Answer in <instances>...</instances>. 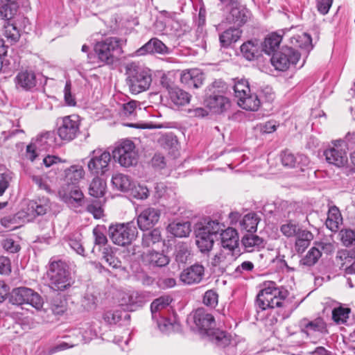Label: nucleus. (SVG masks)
I'll use <instances>...</instances> for the list:
<instances>
[{
  "mask_svg": "<svg viewBox=\"0 0 355 355\" xmlns=\"http://www.w3.org/2000/svg\"><path fill=\"white\" fill-rule=\"evenodd\" d=\"M224 225L217 220L205 219L198 224L196 232V243L201 252L209 251L218 233H220L221 245L223 248L233 250L239 245L236 231L231 227L223 230Z\"/></svg>",
  "mask_w": 355,
  "mask_h": 355,
  "instance_id": "f257e3e1",
  "label": "nucleus"
},
{
  "mask_svg": "<svg viewBox=\"0 0 355 355\" xmlns=\"http://www.w3.org/2000/svg\"><path fill=\"white\" fill-rule=\"evenodd\" d=\"M171 302L170 296L163 295L154 300L150 304L152 318L157 322L158 328L164 333H169L179 326L174 314L170 317L166 316Z\"/></svg>",
  "mask_w": 355,
  "mask_h": 355,
  "instance_id": "f03ea898",
  "label": "nucleus"
},
{
  "mask_svg": "<svg viewBox=\"0 0 355 355\" xmlns=\"http://www.w3.org/2000/svg\"><path fill=\"white\" fill-rule=\"evenodd\" d=\"M126 83L132 94H139L147 90L152 82L149 69L141 68L135 63L126 67Z\"/></svg>",
  "mask_w": 355,
  "mask_h": 355,
  "instance_id": "7ed1b4c3",
  "label": "nucleus"
},
{
  "mask_svg": "<svg viewBox=\"0 0 355 355\" xmlns=\"http://www.w3.org/2000/svg\"><path fill=\"white\" fill-rule=\"evenodd\" d=\"M287 295V291L276 287L275 282H270L259 293L257 303L262 310L280 307L283 306Z\"/></svg>",
  "mask_w": 355,
  "mask_h": 355,
  "instance_id": "20e7f679",
  "label": "nucleus"
},
{
  "mask_svg": "<svg viewBox=\"0 0 355 355\" xmlns=\"http://www.w3.org/2000/svg\"><path fill=\"white\" fill-rule=\"evenodd\" d=\"M94 51L101 62L112 64L117 59L116 55H120L122 50L119 39L108 37L97 42L94 46Z\"/></svg>",
  "mask_w": 355,
  "mask_h": 355,
  "instance_id": "39448f33",
  "label": "nucleus"
},
{
  "mask_svg": "<svg viewBox=\"0 0 355 355\" xmlns=\"http://www.w3.org/2000/svg\"><path fill=\"white\" fill-rule=\"evenodd\" d=\"M137 230L133 222L118 223L109 228V236L112 241L121 246L130 245L137 236Z\"/></svg>",
  "mask_w": 355,
  "mask_h": 355,
  "instance_id": "423d86ee",
  "label": "nucleus"
},
{
  "mask_svg": "<svg viewBox=\"0 0 355 355\" xmlns=\"http://www.w3.org/2000/svg\"><path fill=\"white\" fill-rule=\"evenodd\" d=\"M10 302L12 304H29L36 310H41L43 307L42 297L33 289L27 287H18L14 288L10 297Z\"/></svg>",
  "mask_w": 355,
  "mask_h": 355,
  "instance_id": "0eeeda50",
  "label": "nucleus"
},
{
  "mask_svg": "<svg viewBox=\"0 0 355 355\" xmlns=\"http://www.w3.org/2000/svg\"><path fill=\"white\" fill-rule=\"evenodd\" d=\"M113 157L117 159L119 163L124 167L135 165L138 160L135 146L129 139H125L119 143L113 150Z\"/></svg>",
  "mask_w": 355,
  "mask_h": 355,
  "instance_id": "6e6552de",
  "label": "nucleus"
},
{
  "mask_svg": "<svg viewBox=\"0 0 355 355\" xmlns=\"http://www.w3.org/2000/svg\"><path fill=\"white\" fill-rule=\"evenodd\" d=\"M135 250V247L132 246L130 250H128V253L132 252V254H128L127 256L125 255L124 258L128 261H137L140 258L141 261H139V264L150 266H166L169 263V258L163 253L155 251H148L137 256Z\"/></svg>",
  "mask_w": 355,
  "mask_h": 355,
  "instance_id": "1a4fd4ad",
  "label": "nucleus"
},
{
  "mask_svg": "<svg viewBox=\"0 0 355 355\" xmlns=\"http://www.w3.org/2000/svg\"><path fill=\"white\" fill-rule=\"evenodd\" d=\"M89 157L87 168L91 173L99 175L108 171L111 161V155L109 152L103 149H95L90 153Z\"/></svg>",
  "mask_w": 355,
  "mask_h": 355,
  "instance_id": "9d476101",
  "label": "nucleus"
},
{
  "mask_svg": "<svg viewBox=\"0 0 355 355\" xmlns=\"http://www.w3.org/2000/svg\"><path fill=\"white\" fill-rule=\"evenodd\" d=\"M300 53L291 47H284L271 58V63L275 69L286 71L291 65H295L300 59Z\"/></svg>",
  "mask_w": 355,
  "mask_h": 355,
  "instance_id": "9b49d317",
  "label": "nucleus"
},
{
  "mask_svg": "<svg viewBox=\"0 0 355 355\" xmlns=\"http://www.w3.org/2000/svg\"><path fill=\"white\" fill-rule=\"evenodd\" d=\"M80 125L78 116L75 114L66 116L59 122L58 135L62 140L70 141L79 133Z\"/></svg>",
  "mask_w": 355,
  "mask_h": 355,
  "instance_id": "f8f14e48",
  "label": "nucleus"
},
{
  "mask_svg": "<svg viewBox=\"0 0 355 355\" xmlns=\"http://www.w3.org/2000/svg\"><path fill=\"white\" fill-rule=\"evenodd\" d=\"M323 155L329 164L337 167L343 166L347 162V153L343 148L342 140L333 141L332 146L324 151Z\"/></svg>",
  "mask_w": 355,
  "mask_h": 355,
  "instance_id": "ddd939ff",
  "label": "nucleus"
},
{
  "mask_svg": "<svg viewBox=\"0 0 355 355\" xmlns=\"http://www.w3.org/2000/svg\"><path fill=\"white\" fill-rule=\"evenodd\" d=\"M46 275L54 290L62 291L71 284V275L66 268H49Z\"/></svg>",
  "mask_w": 355,
  "mask_h": 355,
  "instance_id": "4468645a",
  "label": "nucleus"
},
{
  "mask_svg": "<svg viewBox=\"0 0 355 355\" xmlns=\"http://www.w3.org/2000/svg\"><path fill=\"white\" fill-rule=\"evenodd\" d=\"M189 319L194 322L200 331L205 334L209 333L216 327L214 315L203 308L196 309Z\"/></svg>",
  "mask_w": 355,
  "mask_h": 355,
  "instance_id": "2eb2a0df",
  "label": "nucleus"
},
{
  "mask_svg": "<svg viewBox=\"0 0 355 355\" xmlns=\"http://www.w3.org/2000/svg\"><path fill=\"white\" fill-rule=\"evenodd\" d=\"M161 212L158 209L147 207L137 216V225L141 230L153 227L159 220Z\"/></svg>",
  "mask_w": 355,
  "mask_h": 355,
  "instance_id": "dca6fc26",
  "label": "nucleus"
},
{
  "mask_svg": "<svg viewBox=\"0 0 355 355\" xmlns=\"http://www.w3.org/2000/svg\"><path fill=\"white\" fill-rule=\"evenodd\" d=\"M204 77L198 69H187L182 71L180 81L189 88H198L203 83Z\"/></svg>",
  "mask_w": 355,
  "mask_h": 355,
  "instance_id": "f3484780",
  "label": "nucleus"
},
{
  "mask_svg": "<svg viewBox=\"0 0 355 355\" xmlns=\"http://www.w3.org/2000/svg\"><path fill=\"white\" fill-rule=\"evenodd\" d=\"M58 194L63 201L69 205L80 206L84 201L83 193L77 186H69L67 191L63 187L59 190Z\"/></svg>",
  "mask_w": 355,
  "mask_h": 355,
  "instance_id": "a211bd4d",
  "label": "nucleus"
},
{
  "mask_svg": "<svg viewBox=\"0 0 355 355\" xmlns=\"http://www.w3.org/2000/svg\"><path fill=\"white\" fill-rule=\"evenodd\" d=\"M160 53L166 54L168 53V47L159 40L153 38L150 40L141 48L137 49L135 54V55L140 56L144 55L147 53Z\"/></svg>",
  "mask_w": 355,
  "mask_h": 355,
  "instance_id": "6ab92c4d",
  "label": "nucleus"
},
{
  "mask_svg": "<svg viewBox=\"0 0 355 355\" xmlns=\"http://www.w3.org/2000/svg\"><path fill=\"white\" fill-rule=\"evenodd\" d=\"M49 210L50 200L47 198L31 200L27 205V215L32 217L44 215Z\"/></svg>",
  "mask_w": 355,
  "mask_h": 355,
  "instance_id": "aec40b11",
  "label": "nucleus"
},
{
  "mask_svg": "<svg viewBox=\"0 0 355 355\" xmlns=\"http://www.w3.org/2000/svg\"><path fill=\"white\" fill-rule=\"evenodd\" d=\"M204 275V268H185L180 275V280L185 284L199 283Z\"/></svg>",
  "mask_w": 355,
  "mask_h": 355,
  "instance_id": "412c9836",
  "label": "nucleus"
},
{
  "mask_svg": "<svg viewBox=\"0 0 355 355\" xmlns=\"http://www.w3.org/2000/svg\"><path fill=\"white\" fill-rule=\"evenodd\" d=\"M249 12L244 8L239 7L236 5L231 8L230 14L227 20L230 24H234L237 26L244 24L248 19Z\"/></svg>",
  "mask_w": 355,
  "mask_h": 355,
  "instance_id": "4be33fe9",
  "label": "nucleus"
},
{
  "mask_svg": "<svg viewBox=\"0 0 355 355\" xmlns=\"http://www.w3.org/2000/svg\"><path fill=\"white\" fill-rule=\"evenodd\" d=\"M64 181L68 184V187L70 184L76 186L85 176V171L83 166L80 165L71 166L64 170Z\"/></svg>",
  "mask_w": 355,
  "mask_h": 355,
  "instance_id": "5701e85b",
  "label": "nucleus"
},
{
  "mask_svg": "<svg viewBox=\"0 0 355 355\" xmlns=\"http://www.w3.org/2000/svg\"><path fill=\"white\" fill-rule=\"evenodd\" d=\"M343 223V217L339 209L336 206H332L329 209L327 218L325 222L327 227L331 232H336Z\"/></svg>",
  "mask_w": 355,
  "mask_h": 355,
  "instance_id": "b1692460",
  "label": "nucleus"
},
{
  "mask_svg": "<svg viewBox=\"0 0 355 355\" xmlns=\"http://www.w3.org/2000/svg\"><path fill=\"white\" fill-rule=\"evenodd\" d=\"M207 105L214 113H221L229 106V101L222 95H211L207 99Z\"/></svg>",
  "mask_w": 355,
  "mask_h": 355,
  "instance_id": "393cba45",
  "label": "nucleus"
},
{
  "mask_svg": "<svg viewBox=\"0 0 355 355\" xmlns=\"http://www.w3.org/2000/svg\"><path fill=\"white\" fill-rule=\"evenodd\" d=\"M16 84L24 89L28 90L36 85V78L32 71H23L19 72L16 77Z\"/></svg>",
  "mask_w": 355,
  "mask_h": 355,
  "instance_id": "a878e982",
  "label": "nucleus"
},
{
  "mask_svg": "<svg viewBox=\"0 0 355 355\" xmlns=\"http://www.w3.org/2000/svg\"><path fill=\"white\" fill-rule=\"evenodd\" d=\"M237 103L241 108L249 111H257L261 105V101L256 94L251 92L237 100Z\"/></svg>",
  "mask_w": 355,
  "mask_h": 355,
  "instance_id": "bb28decb",
  "label": "nucleus"
},
{
  "mask_svg": "<svg viewBox=\"0 0 355 355\" xmlns=\"http://www.w3.org/2000/svg\"><path fill=\"white\" fill-rule=\"evenodd\" d=\"M241 31L239 28H230L219 35L220 46L225 48L230 46L232 43L241 37Z\"/></svg>",
  "mask_w": 355,
  "mask_h": 355,
  "instance_id": "cd10ccee",
  "label": "nucleus"
},
{
  "mask_svg": "<svg viewBox=\"0 0 355 355\" xmlns=\"http://www.w3.org/2000/svg\"><path fill=\"white\" fill-rule=\"evenodd\" d=\"M295 236V247L297 252H304L314 238L313 234L310 231L306 230H300Z\"/></svg>",
  "mask_w": 355,
  "mask_h": 355,
  "instance_id": "c85d7f7f",
  "label": "nucleus"
},
{
  "mask_svg": "<svg viewBox=\"0 0 355 355\" xmlns=\"http://www.w3.org/2000/svg\"><path fill=\"white\" fill-rule=\"evenodd\" d=\"M167 231L176 237H186L191 231L189 222H173L167 227Z\"/></svg>",
  "mask_w": 355,
  "mask_h": 355,
  "instance_id": "c756f323",
  "label": "nucleus"
},
{
  "mask_svg": "<svg viewBox=\"0 0 355 355\" xmlns=\"http://www.w3.org/2000/svg\"><path fill=\"white\" fill-rule=\"evenodd\" d=\"M112 184L117 190L125 192L130 190L133 182L128 175L116 173L112 175Z\"/></svg>",
  "mask_w": 355,
  "mask_h": 355,
  "instance_id": "7c9ffc66",
  "label": "nucleus"
},
{
  "mask_svg": "<svg viewBox=\"0 0 355 355\" xmlns=\"http://www.w3.org/2000/svg\"><path fill=\"white\" fill-rule=\"evenodd\" d=\"M169 97L171 101L177 106H182L189 103L191 98L189 93L178 87L171 89Z\"/></svg>",
  "mask_w": 355,
  "mask_h": 355,
  "instance_id": "2f4dec72",
  "label": "nucleus"
},
{
  "mask_svg": "<svg viewBox=\"0 0 355 355\" xmlns=\"http://www.w3.org/2000/svg\"><path fill=\"white\" fill-rule=\"evenodd\" d=\"M259 44L255 41H248L241 46V52L248 60H252L259 55Z\"/></svg>",
  "mask_w": 355,
  "mask_h": 355,
  "instance_id": "473e14b6",
  "label": "nucleus"
},
{
  "mask_svg": "<svg viewBox=\"0 0 355 355\" xmlns=\"http://www.w3.org/2000/svg\"><path fill=\"white\" fill-rule=\"evenodd\" d=\"M335 263L340 266H355V252L347 250L338 251Z\"/></svg>",
  "mask_w": 355,
  "mask_h": 355,
  "instance_id": "72a5a7b5",
  "label": "nucleus"
},
{
  "mask_svg": "<svg viewBox=\"0 0 355 355\" xmlns=\"http://www.w3.org/2000/svg\"><path fill=\"white\" fill-rule=\"evenodd\" d=\"M282 40V35L272 33L268 35L263 42V51L270 55L279 47Z\"/></svg>",
  "mask_w": 355,
  "mask_h": 355,
  "instance_id": "f704fd0d",
  "label": "nucleus"
},
{
  "mask_svg": "<svg viewBox=\"0 0 355 355\" xmlns=\"http://www.w3.org/2000/svg\"><path fill=\"white\" fill-rule=\"evenodd\" d=\"M241 243L245 250L251 252L259 250L263 244V239L252 233H247L242 238Z\"/></svg>",
  "mask_w": 355,
  "mask_h": 355,
  "instance_id": "c9c22d12",
  "label": "nucleus"
},
{
  "mask_svg": "<svg viewBox=\"0 0 355 355\" xmlns=\"http://www.w3.org/2000/svg\"><path fill=\"white\" fill-rule=\"evenodd\" d=\"M51 310L54 315H61L67 310V301L64 296L57 294L51 300Z\"/></svg>",
  "mask_w": 355,
  "mask_h": 355,
  "instance_id": "e433bc0d",
  "label": "nucleus"
},
{
  "mask_svg": "<svg viewBox=\"0 0 355 355\" xmlns=\"http://www.w3.org/2000/svg\"><path fill=\"white\" fill-rule=\"evenodd\" d=\"M259 218L254 213L246 214L240 222L241 227L246 230L248 233L256 232Z\"/></svg>",
  "mask_w": 355,
  "mask_h": 355,
  "instance_id": "4c0bfd02",
  "label": "nucleus"
},
{
  "mask_svg": "<svg viewBox=\"0 0 355 355\" xmlns=\"http://www.w3.org/2000/svg\"><path fill=\"white\" fill-rule=\"evenodd\" d=\"M105 189V182L101 178L96 177L93 179L89 185V193L95 198H100L104 195Z\"/></svg>",
  "mask_w": 355,
  "mask_h": 355,
  "instance_id": "58836bf2",
  "label": "nucleus"
},
{
  "mask_svg": "<svg viewBox=\"0 0 355 355\" xmlns=\"http://www.w3.org/2000/svg\"><path fill=\"white\" fill-rule=\"evenodd\" d=\"M175 262L178 266L184 264H191L190 266H202L196 263L191 264V257L187 248L180 246L175 252Z\"/></svg>",
  "mask_w": 355,
  "mask_h": 355,
  "instance_id": "ea45409f",
  "label": "nucleus"
},
{
  "mask_svg": "<svg viewBox=\"0 0 355 355\" xmlns=\"http://www.w3.org/2000/svg\"><path fill=\"white\" fill-rule=\"evenodd\" d=\"M311 37L306 33H302L301 35H297L291 37V43L296 47L309 50L311 46Z\"/></svg>",
  "mask_w": 355,
  "mask_h": 355,
  "instance_id": "a19ab883",
  "label": "nucleus"
},
{
  "mask_svg": "<svg viewBox=\"0 0 355 355\" xmlns=\"http://www.w3.org/2000/svg\"><path fill=\"white\" fill-rule=\"evenodd\" d=\"M17 3L0 2V16L6 20L11 19L17 12Z\"/></svg>",
  "mask_w": 355,
  "mask_h": 355,
  "instance_id": "79ce46f5",
  "label": "nucleus"
},
{
  "mask_svg": "<svg viewBox=\"0 0 355 355\" xmlns=\"http://www.w3.org/2000/svg\"><path fill=\"white\" fill-rule=\"evenodd\" d=\"M234 92V96L238 99H241V97L245 96V94L250 92L249 83L245 79H236L234 80L233 86Z\"/></svg>",
  "mask_w": 355,
  "mask_h": 355,
  "instance_id": "37998d69",
  "label": "nucleus"
},
{
  "mask_svg": "<svg viewBox=\"0 0 355 355\" xmlns=\"http://www.w3.org/2000/svg\"><path fill=\"white\" fill-rule=\"evenodd\" d=\"M162 240L161 232L158 229H153V230L146 232L142 236V245L144 247H150Z\"/></svg>",
  "mask_w": 355,
  "mask_h": 355,
  "instance_id": "c03bdc74",
  "label": "nucleus"
},
{
  "mask_svg": "<svg viewBox=\"0 0 355 355\" xmlns=\"http://www.w3.org/2000/svg\"><path fill=\"white\" fill-rule=\"evenodd\" d=\"M148 295L145 292L131 291L130 310L142 306L148 301Z\"/></svg>",
  "mask_w": 355,
  "mask_h": 355,
  "instance_id": "a18cd8bd",
  "label": "nucleus"
},
{
  "mask_svg": "<svg viewBox=\"0 0 355 355\" xmlns=\"http://www.w3.org/2000/svg\"><path fill=\"white\" fill-rule=\"evenodd\" d=\"M314 247L318 248L321 252L324 254H330L335 250L334 241L331 237H325L320 241L314 242Z\"/></svg>",
  "mask_w": 355,
  "mask_h": 355,
  "instance_id": "49530a36",
  "label": "nucleus"
},
{
  "mask_svg": "<svg viewBox=\"0 0 355 355\" xmlns=\"http://www.w3.org/2000/svg\"><path fill=\"white\" fill-rule=\"evenodd\" d=\"M321 256V251L318 250V248L313 246L309 250L305 257L302 260V264L306 266H311L317 263Z\"/></svg>",
  "mask_w": 355,
  "mask_h": 355,
  "instance_id": "de8ad7c7",
  "label": "nucleus"
},
{
  "mask_svg": "<svg viewBox=\"0 0 355 355\" xmlns=\"http://www.w3.org/2000/svg\"><path fill=\"white\" fill-rule=\"evenodd\" d=\"M31 180L40 189L44 190L49 193H51V189L50 186L51 180L48 175H32Z\"/></svg>",
  "mask_w": 355,
  "mask_h": 355,
  "instance_id": "09e8293b",
  "label": "nucleus"
},
{
  "mask_svg": "<svg viewBox=\"0 0 355 355\" xmlns=\"http://www.w3.org/2000/svg\"><path fill=\"white\" fill-rule=\"evenodd\" d=\"M117 250H114L110 247H106L103 251V259L110 266H117L121 263L119 258L116 256Z\"/></svg>",
  "mask_w": 355,
  "mask_h": 355,
  "instance_id": "8fccbe9b",
  "label": "nucleus"
},
{
  "mask_svg": "<svg viewBox=\"0 0 355 355\" xmlns=\"http://www.w3.org/2000/svg\"><path fill=\"white\" fill-rule=\"evenodd\" d=\"M350 309L349 308L338 307L332 311V319L338 324H343L349 318Z\"/></svg>",
  "mask_w": 355,
  "mask_h": 355,
  "instance_id": "3c124183",
  "label": "nucleus"
},
{
  "mask_svg": "<svg viewBox=\"0 0 355 355\" xmlns=\"http://www.w3.org/2000/svg\"><path fill=\"white\" fill-rule=\"evenodd\" d=\"M12 179V173L0 168V196H1Z\"/></svg>",
  "mask_w": 355,
  "mask_h": 355,
  "instance_id": "603ef678",
  "label": "nucleus"
},
{
  "mask_svg": "<svg viewBox=\"0 0 355 355\" xmlns=\"http://www.w3.org/2000/svg\"><path fill=\"white\" fill-rule=\"evenodd\" d=\"M300 230L297 224L292 220L287 221L280 227L281 232L288 238L295 236Z\"/></svg>",
  "mask_w": 355,
  "mask_h": 355,
  "instance_id": "864d4df0",
  "label": "nucleus"
},
{
  "mask_svg": "<svg viewBox=\"0 0 355 355\" xmlns=\"http://www.w3.org/2000/svg\"><path fill=\"white\" fill-rule=\"evenodd\" d=\"M130 191L131 195L137 199L144 200L149 196V190L146 186L144 185H135L133 184Z\"/></svg>",
  "mask_w": 355,
  "mask_h": 355,
  "instance_id": "5fc2aeb1",
  "label": "nucleus"
},
{
  "mask_svg": "<svg viewBox=\"0 0 355 355\" xmlns=\"http://www.w3.org/2000/svg\"><path fill=\"white\" fill-rule=\"evenodd\" d=\"M81 306L87 311L94 310L97 306V298L92 293H86L81 300Z\"/></svg>",
  "mask_w": 355,
  "mask_h": 355,
  "instance_id": "6e6d98bb",
  "label": "nucleus"
},
{
  "mask_svg": "<svg viewBox=\"0 0 355 355\" xmlns=\"http://www.w3.org/2000/svg\"><path fill=\"white\" fill-rule=\"evenodd\" d=\"M341 241L344 245L348 247L355 242V232L349 229L342 230L340 232Z\"/></svg>",
  "mask_w": 355,
  "mask_h": 355,
  "instance_id": "4d7b16f0",
  "label": "nucleus"
},
{
  "mask_svg": "<svg viewBox=\"0 0 355 355\" xmlns=\"http://www.w3.org/2000/svg\"><path fill=\"white\" fill-rule=\"evenodd\" d=\"M123 312L119 310L107 311L103 314V320L110 324H116L122 318Z\"/></svg>",
  "mask_w": 355,
  "mask_h": 355,
  "instance_id": "13d9d810",
  "label": "nucleus"
},
{
  "mask_svg": "<svg viewBox=\"0 0 355 355\" xmlns=\"http://www.w3.org/2000/svg\"><path fill=\"white\" fill-rule=\"evenodd\" d=\"M282 163L284 166L294 168L297 166V157L293 153L285 150L281 155Z\"/></svg>",
  "mask_w": 355,
  "mask_h": 355,
  "instance_id": "bf43d9fd",
  "label": "nucleus"
},
{
  "mask_svg": "<svg viewBox=\"0 0 355 355\" xmlns=\"http://www.w3.org/2000/svg\"><path fill=\"white\" fill-rule=\"evenodd\" d=\"M207 334L209 336H212L213 340L223 345H227L229 342V338L227 337L226 333L223 331L216 329L215 327Z\"/></svg>",
  "mask_w": 355,
  "mask_h": 355,
  "instance_id": "052dcab7",
  "label": "nucleus"
},
{
  "mask_svg": "<svg viewBox=\"0 0 355 355\" xmlns=\"http://www.w3.org/2000/svg\"><path fill=\"white\" fill-rule=\"evenodd\" d=\"M218 294L213 290L205 292L203 297V303L210 307H215L218 304Z\"/></svg>",
  "mask_w": 355,
  "mask_h": 355,
  "instance_id": "680f3d73",
  "label": "nucleus"
},
{
  "mask_svg": "<svg viewBox=\"0 0 355 355\" xmlns=\"http://www.w3.org/2000/svg\"><path fill=\"white\" fill-rule=\"evenodd\" d=\"M69 246L78 254L84 255V248L81 243L80 235L73 236L69 240Z\"/></svg>",
  "mask_w": 355,
  "mask_h": 355,
  "instance_id": "e2e57ef3",
  "label": "nucleus"
},
{
  "mask_svg": "<svg viewBox=\"0 0 355 355\" xmlns=\"http://www.w3.org/2000/svg\"><path fill=\"white\" fill-rule=\"evenodd\" d=\"M155 191L159 198H170L173 193L171 188H168L164 183H158L155 187Z\"/></svg>",
  "mask_w": 355,
  "mask_h": 355,
  "instance_id": "0e129e2a",
  "label": "nucleus"
},
{
  "mask_svg": "<svg viewBox=\"0 0 355 355\" xmlns=\"http://www.w3.org/2000/svg\"><path fill=\"white\" fill-rule=\"evenodd\" d=\"M71 85L70 81H67L66 83L64 89V97L65 103L69 106H73L76 105V100L74 96L72 95L71 92Z\"/></svg>",
  "mask_w": 355,
  "mask_h": 355,
  "instance_id": "69168bd1",
  "label": "nucleus"
},
{
  "mask_svg": "<svg viewBox=\"0 0 355 355\" xmlns=\"http://www.w3.org/2000/svg\"><path fill=\"white\" fill-rule=\"evenodd\" d=\"M1 224L9 230H13L18 227L15 216H7L1 219Z\"/></svg>",
  "mask_w": 355,
  "mask_h": 355,
  "instance_id": "338daca9",
  "label": "nucleus"
},
{
  "mask_svg": "<svg viewBox=\"0 0 355 355\" xmlns=\"http://www.w3.org/2000/svg\"><path fill=\"white\" fill-rule=\"evenodd\" d=\"M316 3L319 12L322 15H326L332 5L333 0H316Z\"/></svg>",
  "mask_w": 355,
  "mask_h": 355,
  "instance_id": "774afa93",
  "label": "nucleus"
}]
</instances>
